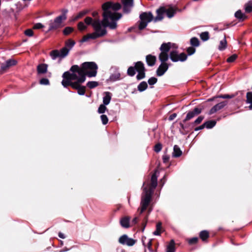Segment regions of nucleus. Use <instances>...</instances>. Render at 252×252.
I'll return each instance as SVG.
<instances>
[{
    "instance_id": "nucleus-34",
    "label": "nucleus",
    "mask_w": 252,
    "mask_h": 252,
    "mask_svg": "<svg viewBox=\"0 0 252 252\" xmlns=\"http://www.w3.org/2000/svg\"><path fill=\"white\" fill-rule=\"evenodd\" d=\"M69 51V49L66 48V47H64L62 48L60 52V56L62 58H64L66 56Z\"/></svg>"
},
{
    "instance_id": "nucleus-59",
    "label": "nucleus",
    "mask_w": 252,
    "mask_h": 252,
    "mask_svg": "<svg viewBox=\"0 0 252 252\" xmlns=\"http://www.w3.org/2000/svg\"><path fill=\"white\" fill-rule=\"evenodd\" d=\"M94 20L92 18L90 17H87L85 20L84 22L87 25H92L93 24Z\"/></svg>"
},
{
    "instance_id": "nucleus-33",
    "label": "nucleus",
    "mask_w": 252,
    "mask_h": 252,
    "mask_svg": "<svg viewBox=\"0 0 252 252\" xmlns=\"http://www.w3.org/2000/svg\"><path fill=\"white\" fill-rule=\"evenodd\" d=\"M190 43L193 47H198L200 45V42L197 37H192L190 40Z\"/></svg>"
},
{
    "instance_id": "nucleus-4",
    "label": "nucleus",
    "mask_w": 252,
    "mask_h": 252,
    "mask_svg": "<svg viewBox=\"0 0 252 252\" xmlns=\"http://www.w3.org/2000/svg\"><path fill=\"white\" fill-rule=\"evenodd\" d=\"M78 65H73L70 68L69 71L64 72L62 77L63 80L62 81V85L67 88L68 86H71V81L77 79L76 71H78Z\"/></svg>"
},
{
    "instance_id": "nucleus-50",
    "label": "nucleus",
    "mask_w": 252,
    "mask_h": 252,
    "mask_svg": "<svg viewBox=\"0 0 252 252\" xmlns=\"http://www.w3.org/2000/svg\"><path fill=\"white\" fill-rule=\"evenodd\" d=\"M204 119V117L203 116H200L193 122V123L195 126L198 125L202 122Z\"/></svg>"
},
{
    "instance_id": "nucleus-63",
    "label": "nucleus",
    "mask_w": 252,
    "mask_h": 252,
    "mask_svg": "<svg viewBox=\"0 0 252 252\" xmlns=\"http://www.w3.org/2000/svg\"><path fill=\"white\" fill-rule=\"evenodd\" d=\"M44 27V25H43L41 23H38L36 24H35L33 27V29H40Z\"/></svg>"
},
{
    "instance_id": "nucleus-5",
    "label": "nucleus",
    "mask_w": 252,
    "mask_h": 252,
    "mask_svg": "<svg viewBox=\"0 0 252 252\" xmlns=\"http://www.w3.org/2000/svg\"><path fill=\"white\" fill-rule=\"evenodd\" d=\"M62 12V15L57 17L53 21H50L48 31H55L62 27L63 21L67 18L66 14L68 12V10L63 9Z\"/></svg>"
},
{
    "instance_id": "nucleus-42",
    "label": "nucleus",
    "mask_w": 252,
    "mask_h": 252,
    "mask_svg": "<svg viewBox=\"0 0 252 252\" xmlns=\"http://www.w3.org/2000/svg\"><path fill=\"white\" fill-rule=\"evenodd\" d=\"M127 238L128 236L124 234L119 238V242L123 245L126 244Z\"/></svg>"
},
{
    "instance_id": "nucleus-14",
    "label": "nucleus",
    "mask_w": 252,
    "mask_h": 252,
    "mask_svg": "<svg viewBox=\"0 0 252 252\" xmlns=\"http://www.w3.org/2000/svg\"><path fill=\"white\" fill-rule=\"evenodd\" d=\"M107 33V31L105 29H103L102 30H101V32H96L92 33H89L90 35V39H95L97 38L103 36L105 35Z\"/></svg>"
},
{
    "instance_id": "nucleus-12",
    "label": "nucleus",
    "mask_w": 252,
    "mask_h": 252,
    "mask_svg": "<svg viewBox=\"0 0 252 252\" xmlns=\"http://www.w3.org/2000/svg\"><path fill=\"white\" fill-rule=\"evenodd\" d=\"M140 19L142 21L147 22V23L151 22L153 19L154 17L152 13L150 12H143L140 15Z\"/></svg>"
},
{
    "instance_id": "nucleus-25",
    "label": "nucleus",
    "mask_w": 252,
    "mask_h": 252,
    "mask_svg": "<svg viewBox=\"0 0 252 252\" xmlns=\"http://www.w3.org/2000/svg\"><path fill=\"white\" fill-rule=\"evenodd\" d=\"M105 95L103 98V103L104 105H108L111 99V93L109 92H105Z\"/></svg>"
},
{
    "instance_id": "nucleus-49",
    "label": "nucleus",
    "mask_w": 252,
    "mask_h": 252,
    "mask_svg": "<svg viewBox=\"0 0 252 252\" xmlns=\"http://www.w3.org/2000/svg\"><path fill=\"white\" fill-rule=\"evenodd\" d=\"M238 56L236 54H233L230 57L228 58L226 60V62L227 63H233L234 62L236 59L237 58Z\"/></svg>"
},
{
    "instance_id": "nucleus-57",
    "label": "nucleus",
    "mask_w": 252,
    "mask_h": 252,
    "mask_svg": "<svg viewBox=\"0 0 252 252\" xmlns=\"http://www.w3.org/2000/svg\"><path fill=\"white\" fill-rule=\"evenodd\" d=\"M100 118H101L102 123L103 125H105L108 123V119L106 115L103 114V115H101Z\"/></svg>"
},
{
    "instance_id": "nucleus-62",
    "label": "nucleus",
    "mask_w": 252,
    "mask_h": 252,
    "mask_svg": "<svg viewBox=\"0 0 252 252\" xmlns=\"http://www.w3.org/2000/svg\"><path fill=\"white\" fill-rule=\"evenodd\" d=\"M220 98H222L224 99H228L232 98L234 97V95H229V94H221L218 96Z\"/></svg>"
},
{
    "instance_id": "nucleus-35",
    "label": "nucleus",
    "mask_w": 252,
    "mask_h": 252,
    "mask_svg": "<svg viewBox=\"0 0 252 252\" xmlns=\"http://www.w3.org/2000/svg\"><path fill=\"white\" fill-rule=\"evenodd\" d=\"M195 126L192 123H187L185 125V134H187L189 131L193 129Z\"/></svg>"
},
{
    "instance_id": "nucleus-41",
    "label": "nucleus",
    "mask_w": 252,
    "mask_h": 252,
    "mask_svg": "<svg viewBox=\"0 0 252 252\" xmlns=\"http://www.w3.org/2000/svg\"><path fill=\"white\" fill-rule=\"evenodd\" d=\"M135 69L134 66H130L128 68L127 70V74L129 76H133L135 74Z\"/></svg>"
},
{
    "instance_id": "nucleus-7",
    "label": "nucleus",
    "mask_w": 252,
    "mask_h": 252,
    "mask_svg": "<svg viewBox=\"0 0 252 252\" xmlns=\"http://www.w3.org/2000/svg\"><path fill=\"white\" fill-rule=\"evenodd\" d=\"M170 59L173 62H184L187 59V55L185 53L178 54L176 50H172L169 53Z\"/></svg>"
},
{
    "instance_id": "nucleus-16",
    "label": "nucleus",
    "mask_w": 252,
    "mask_h": 252,
    "mask_svg": "<svg viewBox=\"0 0 252 252\" xmlns=\"http://www.w3.org/2000/svg\"><path fill=\"white\" fill-rule=\"evenodd\" d=\"M48 65L45 63H40L37 66V72L38 74H45L47 72Z\"/></svg>"
},
{
    "instance_id": "nucleus-56",
    "label": "nucleus",
    "mask_w": 252,
    "mask_h": 252,
    "mask_svg": "<svg viewBox=\"0 0 252 252\" xmlns=\"http://www.w3.org/2000/svg\"><path fill=\"white\" fill-rule=\"evenodd\" d=\"M198 241L197 237H193L188 240V243L189 245H194L196 244Z\"/></svg>"
},
{
    "instance_id": "nucleus-27",
    "label": "nucleus",
    "mask_w": 252,
    "mask_h": 252,
    "mask_svg": "<svg viewBox=\"0 0 252 252\" xmlns=\"http://www.w3.org/2000/svg\"><path fill=\"white\" fill-rule=\"evenodd\" d=\"M148 84L146 82L142 81L137 86L138 90L140 92H143L146 90L148 88Z\"/></svg>"
},
{
    "instance_id": "nucleus-9",
    "label": "nucleus",
    "mask_w": 252,
    "mask_h": 252,
    "mask_svg": "<svg viewBox=\"0 0 252 252\" xmlns=\"http://www.w3.org/2000/svg\"><path fill=\"white\" fill-rule=\"evenodd\" d=\"M17 63V61L14 59H9L5 63H1L0 67V74L4 73L10 67L16 65Z\"/></svg>"
},
{
    "instance_id": "nucleus-37",
    "label": "nucleus",
    "mask_w": 252,
    "mask_h": 252,
    "mask_svg": "<svg viewBox=\"0 0 252 252\" xmlns=\"http://www.w3.org/2000/svg\"><path fill=\"white\" fill-rule=\"evenodd\" d=\"M50 56L53 60L56 59L58 57H61L60 54V51L58 50H52L50 53Z\"/></svg>"
},
{
    "instance_id": "nucleus-10",
    "label": "nucleus",
    "mask_w": 252,
    "mask_h": 252,
    "mask_svg": "<svg viewBox=\"0 0 252 252\" xmlns=\"http://www.w3.org/2000/svg\"><path fill=\"white\" fill-rule=\"evenodd\" d=\"M203 110V108L202 106H199L195 107L192 110L189 111L187 113L185 119L183 120V122L185 123L186 122L190 120L196 116L198 115L201 113Z\"/></svg>"
},
{
    "instance_id": "nucleus-61",
    "label": "nucleus",
    "mask_w": 252,
    "mask_h": 252,
    "mask_svg": "<svg viewBox=\"0 0 252 252\" xmlns=\"http://www.w3.org/2000/svg\"><path fill=\"white\" fill-rule=\"evenodd\" d=\"M123 5H130L132 6L133 5V0H122Z\"/></svg>"
},
{
    "instance_id": "nucleus-1",
    "label": "nucleus",
    "mask_w": 252,
    "mask_h": 252,
    "mask_svg": "<svg viewBox=\"0 0 252 252\" xmlns=\"http://www.w3.org/2000/svg\"><path fill=\"white\" fill-rule=\"evenodd\" d=\"M121 8L120 3L117 2L114 3L111 1H108L103 3L102 8L103 11L102 24L104 27H108L111 30H115L117 27L116 21L121 19L122 14L118 12H112L110 9L117 11Z\"/></svg>"
},
{
    "instance_id": "nucleus-55",
    "label": "nucleus",
    "mask_w": 252,
    "mask_h": 252,
    "mask_svg": "<svg viewBox=\"0 0 252 252\" xmlns=\"http://www.w3.org/2000/svg\"><path fill=\"white\" fill-rule=\"evenodd\" d=\"M39 83L41 85H48L50 84V82L48 79L45 78H42L40 80Z\"/></svg>"
},
{
    "instance_id": "nucleus-24",
    "label": "nucleus",
    "mask_w": 252,
    "mask_h": 252,
    "mask_svg": "<svg viewBox=\"0 0 252 252\" xmlns=\"http://www.w3.org/2000/svg\"><path fill=\"white\" fill-rule=\"evenodd\" d=\"M175 243L173 240H171L167 246L166 252H175Z\"/></svg>"
},
{
    "instance_id": "nucleus-32",
    "label": "nucleus",
    "mask_w": 252,
    "mask_h": 252,
    "mask_svg": "<svg viewBox=\"0 0 252 252\" xmlns=\"http://www.w3.org/2000/svg\"><path fill=\"white\" fill-rule=\"evenodd\" d=\"M226 45L227 41L224 37L223 40L220 41L218 48L220 51H223L226 48Z\"/></svg>"
},
{
    "instance_id": "nucleus-44",
    "label": "nucleus",
    "mask_w": 252,
    "mask_h": 252,
    "mask_svg": "<svg viewBox=\"0 0 252 252\" xmlns=\"http://www.w3.org/2000/svg\"><path fill=\"white\" fill-rule=\"evenodd\" d=\"M146 70L138 72V74L136 76V79L138 80H140L141 79H144L146 76Z\"/></svg>"
},
{
    "instance_id": "nucleus-54",
    "label": "nucleus",
    "mask_w": 252,
    "mask_h": 252,
    "mask_svg": "<svg viewBox=\"0 0 252 252\" xmlns=\"http://www.w3.org/2000/svg\"><path fill=\"white\" fill-rule=\"evenodd\" d=\"M78 29L79 30L82 31H84L87 29V26L85 25L83 22H80L78 23Z\"/></svg>"
},
{
    "instance_id": "nucleus-22",
    "label": "nucleus",
    "mask_w": 252,
    "mask_h": 252,
    "mask_svg": "<svg viewBox=\"0 0 252 252\" xmlns=\"http://www.w3.org/2000/svg\"><path fill=\"white\" fill-rule=\"evenodd\" d=\"M182 155V151L178 145H174L172 156L174 158H179Z\"/></svg>"
},
{
    "instance_id": "nucleus-26",
    "label": "nucleus",
    "mask_w": 252,
    "mask_h": 252,
    "mask_svg": "<svg viewBox=\"0 0 252 252\" xmlns=\"http://www.w3.org/2000/svg\"><path fill=\"white\" fill-rule=\"evenodd\" d=\"M216 123L217 122L215 120H210L205 122L204 123V125L205 126V127L208 129H211L216 126Z\"/></svg>"
},
{
    "instance_id": "nucleus-8",
    "label": "nucleus",
    "mask_w": 252,
    "mask_h": 252,
    "mask_svg": "<svg viewBox=\"0 0 252 252\" xmlns=\"http://www.w3.org/2000/svg\"><path fill=\"white\" fill-rule=\"evenodd\" d=\"M159 60L161 62V63L157 69L156 74L158 76H161L168 70L169 68V64L166 63V61H167L168 60H166V59H163L160 58L159 59Z\"/></svg>"
},
{
    "instance_id": "nucleus-39",
    "label": "nucleus",
    "mask_w": 252,
    "mask_h": 252,
    "mask_svg": "<svg viewBox=\"0 0 252 252\" xmlns=\"http://www.w3.org/2000/svg\"><path fill=\"white\" fill-rule=\"evenodd\" d=\"M73 31V28L70 27H66L63 29V32L64 35H68Z\"/></svg>"
},
{
    "instance_id": "nucleus-6",
    "label": "nucleus",
    "mask_w": 252,
    "mask_h": 252,
    "mask_svg": "<svg viewBox=\"0 0 252 252\" xmlns=\"http://www.w3.org/2000/svg\"><path fill=\"white\" fill-rule=\"evenodd\" d=\"M171 45L172 43L170 42L167 43H163L161 45L159 48V50L161 52L159 54L158 59L162 58L163 59H166V60H168L169 55L168 53L171 48Z\"/></svg>"
},
{
    "instance_id": "nucleus-64",
    "label": "nucleus",
    "mask_w": 252,
    "mask_h": 252,
    "mask_svg": "<svg viewBox=\"0 0 252 252\" xmlns=\"http://www.w3.org/2000/svg\"><path fill=\"white\" fill-rule=\"evenodd\" d=\"M130 5H124L123 12L126 13H128L130 11Z\"/></svg>"
},
{
    "instance_id": "nucleus-31",
    "label": "nucleus",
    "mask_w": 252,
    "mask_h": 252,
    "mask_svg": "<svg viewBox=\"0 0 252 252\" xmlns=\"http://www.w3.org/2000/svg\"><path fill=\"white\" fill-rule=\"evenodd\" d=\"M200 37L203 41H207L210 38L209 32H204L200 34Z\"/></svg>"
},
{
    "instance_id": "nucleus-15",
    "label": "nucleus",
    "mask_w": 252,
    "mask_h": 252,
    "mask_svg": "<svg viewBox=\"0 0 252 252\" xmlns=\"http://www.w3.org/2000/svg\"><path fill=\"white\" fill-rule=\"evenodd\" d=\"M157 58L156 56L149 54L146 56V62L150 66H154L156 63Z\"/></svg>"
},
{
    "instance_id": "nucleus-40",
    "label": "nucleus",
    "mask_w": 252,
    "mask_h": 252,
    "mask_svg": "<svg viewBox=\"0 0 252 252\" xmlns=\"http://www.w3.org/2000/svg\"><path fill=\"white\" fill-rule=\"evenodd\" d=\"M167 17L168 18H172L175 13V10H174V9L173 8H168L167 9H165V12Z\"/></svg>"
},
{
    "instance_id": "nucleus-53",
    "label": "nucleus",
    "mask_w": 252,
    "mask_h": 252,
    "mask_svg": "<svg viewBox=\"0 0 252 252\" xmlns=\"http://www.w3.org/2000/svg\"><path fill=\"white\" fill-rule=\"evenodd\" d=\"M195 49L194 47H189L187 49V52L188 55L190 56L193 54L195 52Z\"/></svg>"
},
{
    "instance_id": "nucleus-19",
    "label": "nucleus",
    "mask_w": 252,
    "mask_h": 252,
    "mask_svg": "<svg viewBox=\"0 0 252 252\" xmlns=\"http://www.w3.org/2000/svg\"><path fill=\"white\" fill-rule=\"evenodd\" d=\"M92 26L96 32H101L103 30L101 29V26H103L102 22H100L99 20H94Z\"/></svg>"
},
{
    "instance_id": "nucleus-43",
    "label": "nucleus",
    "mask_w": 252,
    "mask_h": 252,
    "mask_svg": "<svg viewBox=\"0 0 252 252\" xmlns=\"http://www.w3.org/2000/svg\"><path fill=\"white\" fill-rule=\"evenodd\" d=\"M98 85V83L96 81H89L87 84V86L90 89H93Z\"/></svg>"
},
{
    "instance_id": "nucleus-60",
    "label": "nucleus",
    "mask_w": 252,
    "mask_h": 252,
    "mask_svg": "<svg viewBox=\"0 0 252 252\" xmlns=\"http://www.w3.org/2000/svg\"><path fill=\"white\" fill-rule=\"evenodd\" d=\"M25 34L28 36H32L33 35V32L32 29H28L24 32Z\"/></svg>"
},
{
    "instance_id": "nucleus-3",
    "label": "nucleus",
    "mask_w": 252,
    "mask_h": 252,
    "mask_svg": "<svg viewBox=\"0 0 252 252\" xmlns=\"http://www.w3.org/2000/svg\"><path fill=\"white\" fill-rule=\"evenodd\" d=\"M157 170L152 174L151 178L150 183L147 184V186L143 188V193L142 195L140 207L138 209L139 215H141L150 205L152 201V196L154 190L156 188L158 182Z\"/></svg>"
},
{
    "instance_id": "nucleus-36",
    "label": "nucleus",
    "mask_w": 252,
    "mask_h": 252,
    "mask_svg": "<svg viewBox=\"0 0 252 252\" xmlns=\"http://www.w3.org/2000/svg\"><path fill=\"white\" fill-rule=\"evenodd\" d=\"M161 222H158L156 225V230L153 232L155 235H159L161 234Z\"/></svg>"
},
{
    "instance_id": "nucleus-18",
    "label": "nucleus",
    "mask_w": 252,
    "mask_h": 252,
    "mask_svg": "<svg viewBox=\"0 0 252 252\" xmlns=\"http://www.w3.org/2000/svg\"><path fill=\"white\" fill-rule=\"evenodd\" d=\"M235 17L239 20V22H243L248 18V16L243 14L241 10H238L235 12Z\"/></svg>"
},
{
    "instance_id": "nucleus-20",
    "label": "nucleus",
    "mask_w": 252,
    "mask_h": 252,
    "mask_svg": "<svg viewBox=\"0 0 252 252\" xmlns=\"http://www.w3.org/2000/svg\"><path fill=\"white\" fill-rule=\"evenodd\" d=\"M134 67L135 68V70L137 71V72L144 70H146L143 63L141 61H138L135 63Z\"/></svg>"
},
{
    "instance_id": "nucleus-52",
    "label": "nucleus",
    "mask_w": 252,
    "mask_h": 252,
    "mask_svg": "<svg viewBox=\"0 0 252 252\" xmlns=\"http://www.w3.org/2000/svg\"><path fill=\"white\" fill-rule=\"evenodd\" d=\"M162 147V144L160 143H158L154 146V151L156 153H158L161 150Z\"/></svg>"
},
{
    "instance_id": "nucleus-21",
    "label": "nucleus",
    "mask_w": 252,
    "mask_h": 252,
    "mask_svg": "<svg viewBox=\"0 0 252 252\" xmlns=\"http://www.w3.org/2000/svg\"><path fill=\"white\" fill-rule=\"evenodd\" d=\"M130 217H124L120 220L121 226L124 228H128L129 227Z\"/></svg>"
},
{
    "instance_id": "nucleus-11",
    "label": "nucleus",
    "mask_w": 252,
    "mask_h": 252,
    "mask_svg": "<svg viewBox=\"0 0 252 252\" xmlns=\"http://www.w3.org/2000/svg\"><path fill=\"white\" fill-rule=\"evenodd\" d=\"M227 103V101H224L217 104L210 109L208 113L209 115H211L222 109L225 105H226Z\"/></svg>"
},
{
    "instance_id": "nucleus-17",
    "label": "nucleus",
    "mask_w": 252,
    "mask_h": 252,
    "mask_svg": "<svg viewBox=\"0 0 252 252\" xmlns=\"http://www.w3.org/2000/svg\"><path fill=\"white\" fill-rule=\"evenodd\" d=\"M199 237L204 242H207L210 237L209 232L207 230H202L199 232Z\"/></svg>"
},
{
    "instance_id": "nucleus-28",
    "label": "nucleus",
    "mask_w": 252,
    "mask_h": 252,
    "mask_svg": "<svg viewBox=\"0 0 252 252\" xmlns=\"http://www.w3.org/2000/svg\"><path fill=\"white\" fill-rule=\"evenodd\" d=\"M89 12L88 10H84L80 11L75 17H74L73 21H77L78 19L81 18L84 16L86 15Z\"/></svg>"
},
{
    "instance_id": "nucleus-58",
    "label": "nucleus",
    "mask_w": 252,
    "mask_h": 252,
    "mask_svg": "<svg viewBox=\"0 0 252 252\" xmlns=\"http://www.w3.org/2000/svg\"><path fill=\"white\" fill-rule=\"evenodd\" d=\"M136 241L128 237L126 244L128 246H132L135 244Z\"/></svg>"
},
{
    "instance_id": "nucleus-29",
    "label": "nucleus",
    "mask_w": 252,
    "mask_h": 252,
    "mask_svg": "<svg viewBox=\"0 0 252 252\" xmlns=\"http://www.w3.org/2000/svg\"><path fill=\"white\" fill-rule=\"evenodd\" d=\"M246 102L250 104V109H252V92H249L246 94Z\"/></svg>"
},
{
    "instance_id": "nucleus-13",
    "label": "nucleus",
    "mask_w": 252,
    "mask_h": 252,
    "mask_svg": "<svg viewBox=\"0 0 252 252\" xmlns=\"http://www.w3.org/2000/svg\"><path fill=\"white\" fill-rule=\"evenodd\" d=\"M165 12V8L160 7L157 10V16L153 19L155 22L161 21L163 18V14Z\"/></svg>"
},
{
    "instance_id": "nucleus-30",
    "label": "nucleus",
    "mask_w": 252,
    "mask_h": 252,
    "mask_svg": "<svg viewBox=\"0 0 252 252\" xmlns=\"http://www.w3.org/2000/svg\"><path fill=\"white\" fill-rule=\"evenodd\" d=\"M75 42L71 39H68L65 42V47H66L69 50L74 46Z\"/></svg>"
},
{
    "instance_id": "nucleus-45",
    "label": "nucleus",
    "mask_w": 252,
    "mask_h": 252,
    "mask_svg": "<svg viewBox=\"0 0 252 252\" xmlns=\"http://www.w3.org/2000/svg\"><path fill=\"white\" fill-rule=\"evenodd\" d=\"M148 216H145L144 218L143 219V220L142 221V224H141V230L142 232H143L145 230V228L146 226V224L148 221Z\"/></svg>"
},
{
    "instance_id": "nucleus-51",
    "label": "nucleus",
    "mask_w": 252,
    "mask_h": 252,
    "mask_svg": "<svg viewBox=\"0 0 252 252\" xmlns=\"http://www.w3.org/2000/svg\"><path fill=\"white\" fill-rule=\"evenodd\" d=\"M158 81V79L155 77H152L149 78L148 80V84L150 85H153L155 84Z\"/></svg>"
},
{
    "instance_id": "nucleus-2",
    "label": "nucleus",
    "mask_w": 252,
    "mask_h": 252,
    "mask_svg": "<svg viewBox=\"0 0 252 252\" xmlns=\"http://www.w3.org/2000/svg\"><path fill=\"white\" fill-rule=\"evenodd\" d=\"M97 69L98 66L96 63L93 62H84L80 66L78 65V71H76L77 78L74 80H76L75 82L71 81V88L77 90L80 87L81 84L85 81L86 76L89 77L96 76Z\"/></svg>"
},
{
    "instance_id": "nucleus-23",
    "label": "nucleus",
    "mask_w": 252,
    "mask_h": 252,
    "mask_svg": "<svg viewBox=\"0 0 252 252\" xmlns=\"http://www.w3.org/2000/svg\"><path fill=\"white\" fill-rule=\"evenodd\" d=\"M121 74L119 72L116 71L114 73L112 74L109 78V80L111 82H114L117 80H119L121 79Z\"/></svg>"
},
{
    "instance_id": "nucleus-46",
    "label": "nucleus",
    "mask_w": 252,
    "mask_h": 252,
    "mask_svg": "<svg viewBox=\"0 0 252 252\" xmlns=\"http://www.w3.org/2000/svg\"><path fill=\"white\" fill-rule=\"evenodd\" d=\"M77 90L79 95H84L86 92V87L81 85Z\"/></svg>"
},
{
    "instance_id": "nucleus-38",
    "label": "nucleus",
    "mask_w": 252,
    "mask_h": 252,
    "mask_svg": "<svg viewBox=\"0 0 252 252\" xmlns=\"http://www.w3.org/2000/svg\"><path fill=\"white\" fill-rule=\"evenodd\" d=\"M246 12L250 13L252 12V1H250L245 5Z\"/></svg>"
},
{
    "instance_id": "nucleus-48",
    "label": "nucleus",
    "mask_w": 252,
    "mask_h": 252,
    "mask_svg": "<svg viewBox=\"0 0 252 252\" xmlns=\"http://www.w3.org/2000/svg\"><path fill=\"white\" fill-rule=\"evenodd\" d=\"M105 105H104V104H100L99 105L98 110H97V112L98 113L103 114L105 112L106 110L107 109V108L105 106Z\"/></svg>"
},
{
    "instance_id": "nucleus-47",
    "label": "nucleus",
    "mask_w": 252,
    "mask_h": 252,
    "mask_svg": "<svg viewBox=\"0 0 252 252\" xmlns=\"http://www.w3.org/2000/svg\"><path fill=\"white\" fill-rule=\"evenodd\" d=\"M147 22L142 21L140 20L139 22V24L138 26V28L140 30H142L144 29L147 26Z\"/></svg>"
}]
</instances>
